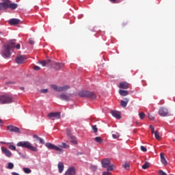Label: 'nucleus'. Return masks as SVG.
Here are the masks:
<instances>
[{
	"mask_svg": "<svg viewBox=\"0 0 175 175\" xmlns=\"http://www.w3.org/2000/svg\"><path fill=\"white\" fill-rule=\"evenodd\" d=\"M174 142H175V139H174Z\"/></svg>",
	"mask_w": 175,
	"mask_h": 175,
	"instance_id": "nucleus-58",
	"label": "nucleus"
},
{
	"mask_svg": "<svg viewBox=\"0 0 175 175\" xmlns=\"http://www.w3.org/2000/svg\"><path fill=\"white\" fill-rule=\"evenodd\" d=\"M150 128L151 129L152 133H155V129L154 128V126L152 125H150Z\"/></svg>",
	"mask_w": 175,
	"mask_h": 175,
	"instance_id": "nucleus-47",
	"label": "nucleus"
},
{
	"mask_svg": "<svg viewBox=\"0 0 175 175\" xmlns=\"http://www.w3.org/2000/svg\"><path fill=\"white\" fill-rule=\"evenodd\" d=\"M57 167H58L59 173H62V172H64V169H65L64 163H62V161L59 162L57 164Z\"/></svg>",
	"mask_w": 175,
	"mask_h": 175,
	"instance_id": "nucleus-19",
	"label": "nucleus"
},
{
	"mask_svg": "<svg viewBox=\"0 0 175 175\" xmlns=\"http://www.w3.org/2000/svg\"><path fill=\"white\" fill-rule=\"evenodd\" d=\"M154 137L157 139V140H159V139H161V137L159 136V132L155 131Z\"/></svg>",
	"mask_w": 175,
	"mask_h": 175,
	"instance_id": "nucleus-37",
	"label": "nucleus"
},
{
	"mask_svg": "<svg viewBox=\"0 0 175 175\" xmlns=\"http://www.w3.org/2000/svg\"><path fill=\"white\" fill-rule=\"evenodd\" d=\"M46 147L49 148V150H55V151H59L60 152H62L61 148L51 144V143H46L45 144Z\"/></svg>",
	"mask_w": 175,
	"mask_h": 175,
	"instance_id": "nucleus-7",
	"label": "nucleus"
},
{
	"mask_svg": "<svg viewBox=\"0 0 175 175\" xmlns=\"http://www.w3.org/2000/svg\"><path fill=\"white\" fill-rule=\"evenodd\" d=\"M51 88L52 90H54V91H56L57 92H61V87L57 85H51Z\"/></svg>",
	"mask_w": 175,
	"mask_h": 175,
	"instance_id": "nucleus-23",
	"label": "nucleus"
},
{
	"mask_svg": "<svg viewBox=\"0 0 175 175\" xmlns=\"http://www.w3.org/2000/svg\"><path fill=\"white\" fill-rule=\"evenodd\" d=\"M13 167H14V164H13V163H9L8 165V169H13Z\"/></svg>",
	"mask_w": 175,
	"mask_h": 175,
	"instance_id": "nucleus-43",
	"label": "nucleus"
},
{
	"mask_svg": "<svg viewBox=\"0 0 175 175\" xmlns=\"http://www.w3.org/2000/svg\"><path fill=\"white\" fill-rule=\"evenodd\" d=\"M1 124H3V122L0 119V125H1Z\"/></svg>",
	"mask_w": 175,
	"mask_h": 175,
	"instance_id": "nucleus-55",
	"label": "nucleus"
},
{
	"mask_svg": "<svg viewBox=\"0 0 175 175\" xmlns=\"http://www.w3.org/2000/svg\"><path fill=\"white\" fill-rule=\"evenodd\" d=\"M20 23H21V21L17 18H11L8 21L10 25H18Z\"/></svg>",
	"mask_w": 175,
	"mask_h": 175,
	"instance_id": "nucleus-11",
	"label": "nucleus"
},
{
	"mask_svg": "<svg viewBox=\"0 0 175 175\" xmlns=\"http://www.w3.org/2000/svg\"><path fill=\"white\" fill-rule=\"evenodd\" d=\"M148 167H150V163L148 162H145V163L142 165V169H144V170H146V169H148Z\"/></svg>",
	"mask_w": 175,
	"mask_h": 175,
	"instance_id": "nucleus-34",
	"label": "nucleus"
},
{
	"mask_svg": "<svg viewBox=\"0 0 175 175\" xmlns=\"http://www.w3.org/2000/svg\"><path fill=\"white\" fill-rule=\"evenodd\" d=\"M68 139H70V142L72 143V144H75V145L77 144L78 142L76 139V137L72 135Z\"/></svg>",
	"mask_w": 175,
	"mask_h": 175,
	"instance_id": "nucleus-27",
	"label": "nucleus"
},
{
	"mask_svg": "<svg viewBox=\"0 0 175 175\" xmlns=\"http://www.w3.org/2000/svg\"><path fill=\"white\" fill-rule=\"evenodd\" d=\"M23 172L26 174H29L30 173L32 172V170H31V169L27 168V167H23Z\"/></svg>",
	"mask_w": 175,
	"mask_h": 175,
	"instance_id": "nucleus-33",
	"label": "nucleus"
},
{
	"mask_svg": "<svg viewBox=\"0 0 175 175\" xmlns=\"http://www.w3.org/2000/svg\"><path fill=\"white\" fill-rule=\"evenodd\" d=\"M70 87L68 85H66L64 86L60 87V92L68 91Z\"/></svg>",
	"mask_w": 175,
	"mask_h": 175,
	"instance_id": "nucleus-28",
	"label": "nucleus"
},
{
	"mask_svg": "<svg viewBox=\"0 0 175 175\" xmlns=\"http://www.w3.org/2000/svg\"><path fill=\"white\" fill-rule=\"evenodd\" d=\"M59 147H61L62 148H69V145L63 142L59 145Z\"/></svg>",
	"mask_w": 175,
	"mask_h": 175,
	"instance_id": "nucleus-36",
	"label": "nucleus"
},
{
	"mask_svg": "<svg viewBox=\"0 0 175 175\" xmlns=\"http://www.w3.org/2000/svg\"><path fill=\"white\" fill-rule=\"evenodd\" d=\"M160 157H161V161L162 162V163H163V165H167V161H166V159H165V156L163 155V153H161Z\"/></svg>",
	"mask_w": 175,
	"mask_h": 175,
	"instance_id": "nucleus-26",
	"label": "nucleus"
},
{
	"mask_svg": "<svg viewBox=\"0 0 175 175\" xmlns=\"http://www.w3.org/2000/svg\"><path fill=\"white\" fill-rule=\"evenodd\" d=\"M34 70H40V67L38 66H35L33 68Z\"/></svg>",
	"mask_w": 175,
	"mask_h": 175,
	"instance_id": "nucleus-48",
	"label": "nucleus"
},
{
	"mask_svg": "<svg viewBox=\"0 0 175 175\" xmlns=\"http://www.w3.org/2000/svg\"><path fill=\"white\" fill-rule=\"evenodd\" d=\"M112 137H113V139H118V137H120V134L118 133H116L112 135Z\"/></svg>",
	"mask_w": 175,
	"mask_h": 175,
	"instance_id": "nucleus-41",
	"label": "nucleus"
},
{
	"mask_svg": "<svg viewBox=\"0 0 175 175\" xmlns=\"http://www.w3.org/2000/svg\"><path fill=\"white\" fill-rule=\"evenodd\" d=\"M16 146L18 147H23L25 148H27V150H30L31 151H34L36 152L38 151V148L32 146V144L28 141L19 142Z\"/></svg>",
	"mask_w": 175,
	"mask_h": 175,
	"instance_id": "nucleus-2",
	"label": "nucleus"
},
{
	"mask_svg": "<svg viewBox=\"0 0 175 175\" xmlns=\"http://www.w3.org/2000/svg\"><path fill=\"white\" fill-rule=\"evenodd\" d=\"M140 150L143 151V152H147V148L144 146H141Z\"/></svg>",
	"mask_w": 175,
	"mask_h": 175,
	"instance_id": "nucleus-42",
	"label": "nucleus"
},
{
	"mask_svg": "<svg viewBox=\"0 0 175 175\" xmlns=\"http://www.w3.org/2000/svg\"><path fill=\"white\" fill-rule=\"evenodd\" d=\"M159 114L161 117H166L169 114V111L165 107H160Z\"/></svg>",
	"mask_w": 175,
	"mask_h": 175,
	"instance_id": "nucleus-8",
	"label": "nucleus"
},
{
	"mask_svg": "<svg viewBox=\"0 0 175 175\" xmlns=\"http://www.w3.org/2000/svg\"><path fill=\"white\" fill-rule=\"evenodd\" d=\"M8 130L10 131V132H14L15 133H20V129L17 126L10 125L8 126Z\"/></svg>",
	"mask_w": 175,
	"mask_h": 175,
	"instance_id": "nucleus-9",
	"label": "nucleus"
},
{
	"mask_svg": "<svg viewBox=\"0 0 175 175\" xmlns=\"http://www.w3.org/2000/svg\"><path fill=\"white\" fill-rule=\"evenodd\" d=\"M122 167H124V169H125L126 170H129V169H131V165H129V163L125 162L123 165Z\"/></svg>",
	"mask_w": 175,
	"mask_h": 175,
	"instance_id": "nucleus-30",
	"label": "nucleus"
},
{
	"mask_svg": "<svg viewBox=\"0 0 175 175\" xmlns=\"http://www.w3.org/2000/svg\"><path fill=\"white\" fill-rule=\"evenodd\" d=\"M90 169V170H92V172H96V170L98 169V167L96 165H91Z\"/></svg>",
	"mask_w": 175,
	"mask_h": 175,
	"instance_id": "nucleus-39",
	"label": "nucleus"
},
{
	"mask_svg": "<svg viewBox=\"0 0 175 175\" xmlns=\"http://www.w3.org/2000/svg\"><path fill=\"white\" fill-rule=\"evenodd\" d=\"M94 140L96 142V143H98V144H102V143H103V139H102L100 137H96Z\"/></svg>",
	"mask_w": 175,
	"mask_h": 175,
	"instance_id": "nucleus-29",
	"label": "nucleus"
},
{
	"mask_svg": "<svg viewBox=\"0 0 175 175\" xmlns=\"http://www.w3.org/2000/svg\"><path fill=\"white\" fill-rule=\"evenodd\" d=\"M7 46H9L13 50L16 47V40H11Z\"/></svg>",
	"mask_w": 175,
	"mask_h": 175,
	"instance_id": "nucleus-24",
	"label": "nucleus"
},
{
	"mask_svg": "<svg viewBox=\"0 0 175 175\" xmlns=\"http://www.w3.org/2000/svg\"><path fill=\"white\" fill-rule=\"evenodd\" d=\"M18 5L16 3H8V8L12 9V10H14V9H17Z\"/></svg>",
	"mask_w": 175,
	"mask_h": 175,
	"instance_id": "nucleus-21",
	"label": "nucleus"
},
{
	"mask_svg": "<svg viewBox=\"0 0 175 175\" xmlns=\"http://www.w3.org/2000/svg\"><path fill=\"white\" fill-rule=\"evenodd\" d=\"M129 103V98H124V100H122L120 101V106H122V107H126Z\"/></svg>",
	"mask_w": 175,
	"mask_h": 175,
	"instance_id": "nucleus-18",
	"label": "nucleus"
},
{
	"mask_svg": "<svg viewBox=\"0 0 175 175\" xmlns=\"http://www.w3.org/2000/svg\"><path fill=\"white\" fill-rule=\"evenodd\" d=\"M64 175H76V168L70 167L66 171Z\"/></svg>",
	"mask_w": 175,
	"mask_h": 175,
	"instance_id": "nucleus-10",
	"label": "nucleus"
},
{
	"mask_svg": "<svg viewBox=\"0 0 175 175\" xmlns=\"http://www.w3.org/2000/svg\"><path fill=\"white\" fill-rule=\"evenodd\" d=\"M12 51H13V49L7 45L5 46L4 50L3 51V54L6 57V58H9V57L12 55Z\"/></svg>",
	"mask_w": 175,
	"mask_h": 175,
	"instance_id": "nucleus-5",
	"label": "nucleus"
},
{
	"mask_svg": "<svg viewBox=\"0 0 175 175\" xmlns=\"http://www.w3.org/2000/svg\"><path fill=\"white\" fill-rule=\"evenodd\" d=\"M1 151H3L5 155H6V157H8V158H10V157H12V152L8 148L5 147H1Z\"/></svg>",
	"mask_w": 175,
	"mask_h": 175,
	"instance_id": "nucleus-16",
	"label": "nucleus"
},
{
	"mask_svg": "<svg viewBox=\"0 0 175 175\" xmlns=\"http://www.w3.org/2000/svg\"><path fill=\"white\" fill-rule=\"evenodd\" d=\"M15 61L16 64H24L27 62V56L18 55L16 56Z\"/></svg>",
	"mask_w": 175,
	"mask_h": 175,
	"instance_id": "nucleus-6",
	"label": "nucleus"
},
{
	"mask_svg": "<svg viewBox=\"0 0 175 175\" xmlns=\"http://www.w3.org/2000/svg\"><path fill=\"white\" fill-rule=\"evenodd\" d=\"M40 143H41V144H44V140H43V139L40 138L38 139Z\"/></svg>",
	"mask_w": 175,
	"mask_h": 175,
	"instance_id": "nucleus-49",
	"label": "nucleus"
},
{
	"mask_svg": "<svg viewBox=\"0 0 175 175\" xmlns=\"http://www.w3.org/2000/svg\"><path fill=\"white\" fill-rule=\"evenodd\" d=\"M102 175H110V172H104Z\"/></svg>",
	"mask_w": 175,
	"mask_h": 175,
	"instance_id": "nucleus-51",
	"label": "nucleus"
},
{
	"mask_svg": "<svg viewBox=\"0 0 175 175\" xmlns=\"http://www.w3.org/2000/svg\"><path fill=\"white\" fill-rule=\"evenodd\" d=\"M20 90H22L23 91H24L25 88H24V87H21V88H20Z\"/></svg>",
	"mask_w": 175,
	"mask_h": 175,
	"instance_id": "nucleus-56",
	"label": "nucleus"
},
{
	"mask_svg": "<svg viewBox=\"0 0 175 175\" xmlns=\"http://www.w3.org/2000/svg\"><path fill=\"white\" fill-rule=\"evenodd\" d=\"M29 44H35V41L33 40V39L30 38L29 39Z\"/></svg>",
	"mask_w": 175,
	"mask_h": 175,
	"instance_id": "nucleus-45",
	"label": "nucleus"
},
{
	"mask_svg": "<svg viewBox=\"0 0 175 175\" xmlns=\"http://www.w3.org/2000/svg\"><path fill=\"white\" fill-rule=\"evenodd\" d=\"M8 9H9L8 2L0 3V10H8Z\"/></svg>",
	"mask_w": 175,
	"mask_h": 175,
	"instance_id": "nucleus-14",
	"label": "nucleus"
},
{
	"mask_svg": "<svg viewBox=\"0 0 175 175\" xmlns=\"http://www.w3.org/2000/svg\"><path fill=\"white\" fill-rule=\"evenodd\" d=\"M39 63L42 66H46V65H51V60L48 59V60H43L42 62H39Z\"/></svg>",
	"mask_w": 175,
	"mask_h": 175,
	"instance_id": "nucleus-22",
	"label": "nucleus"
},
{
	"mask_svg": "<svg viewBox=\"0 0 175 175\" xmlns=\"http://www.w3.org/2000/svg\"><path fill=\"white\" fill-rule=\"evenodd\" d=\"M107 172H113V170H114V169H116V165H109L108 167H107Z\"/></svg>",
	"mask_w": 175,
	"mask_h": 175,
	"instance_id": "nucleus-31",
	"label": "nucleus"
},
{
	"mask_svg": "<svg viewBox=\"0 0 175 175\" xmlns=\"http://www.w3.org/2000/svg\"><path fill=\"white\" fill-rule=\"evenodd\" d=\"M79 96L81 98H88L89 99H96V94L92 92L82 90L79 92Z\"/></svg>",
	"mask_w": 175,
	"mask_h": 175,
	"instance_id": "nucleus-3",
	"label": "nucleus"
},
{
	"mask_svg": "<svg viewBox=\"0 0 175 175\" xmlns=\"http://www.w3.org/2000/svg\"><path fill=\"white\" fill-rule=\"evenodd\" d=\"M59 99H61L62 100H66V102H69V100H70V97L66 94H65V93H62L59 96Z\"/></svg>",
	"mask_w": 175,
	"mask_h": 175,
	"instance_id": "nucleus-13",
	"label": "nucleus"
},
{
	"mask_svg": "<svg viewBox=\"0 0 175 175\" xmlns=\"http://www.w3.org/2000/svg\"><path fill=\"white\" fill-rule=\"evenodd\" d=\"M92 130L94 131V133L98 132V128L96 127V125L92 126Z\"/></svg>",
	"mask_w": 175,
	"mask_h": 175,
	"instance_id": "nucleus-44",
	"label": "nucleus"
},
{
	"mask_svg": "<svg viewBox=\"0 0 175 175\" xmlns=\"http://www.w3.org/2000/svg\"><path fill=\"white\" fill-rule=\"evenodd\" d=\"M47 117L48 118H49V120H52V121H54L55 120H59V118H61V113L51 112L47 115Z\"/></svg>",
	"mask_w": 175,
	"mask_h": 175,
	"instance_id": "nucleus-4",
	"label": "nucleus"
},
{
	"mask_svg": "<svg viewBox=\"0 0 175 175\" xmlns=\"http://www.w3.org/2000/svg\"><path fill=\"white\" fill-rule=\"evenodd\" d=\"M9 149L12 150V151H17L18 153L21 155V152H18V150L17 149H16V146H13V145H10L9 146Z\"/></svg>",
	"mask_w": 175,
	"mask_h": 175,
	"instance_id": "nucleus-32",
	"label": "nucleus"
},
{
	"mask_svg": "<svg viewBox=\"0 0 175 175\" xmlns=\"http://www.w3.org/2000/svg\"><path fill=\"white\" fill-rule=\"evenodd\" d=\"M148 117L149 120H151L152 121L154 120V116L151 115L150 113H148Z\"/></svg>",
	"mask_w": 175,
	"mask_h": 175,
	"instance_id": "nucleus-46",
	"label": "nucleus"
},
{
	"mask_svg": "<svg viewBox=\"0 0 175 175\" xmlns=\"http://www.w3.org/2000/svg\"><path fill=\"white\" fill-rule=\"evenodd\" d=\"M51 65H52L53 68H54V69H55L56 70H59V69H61V68H64V64L62 63H55Z\"/></svg>",
	"mask_w": 175,
	"mask_h": 175,
	"instance_id": "nucleus-15",
	"label": "nucleus"
},
{
	"mask_svg": "<svg viewBox=\"0 0 175 175\" xmlns=\"http://www.w3.org/2000/svg\"><path fill=\"white\" fill-rule=\"evenodd\" d=\"M33 137L34 139H36V140H38V139L40 138V137H38L37 135H33Z\"/></svg>",
	"mask_w": 175,
	"mask_h": 175,
	"instance_id": "nucleus-50",
	"label": "nucleus"
},
{
	"mask_svg": "<svg viewBox=\"0 0 175 175\" xmlns=\"http://www.w3.org/2000/svg\"><path fill=\"white\" fill-rule=\"evenodd\" d=\"M14 101L12 95L9 94H4L0 95V105H9L13 103Z\"/></svg>",
	"mask_w": 175,
	"mask_h": 175,
	"instance_id": "nucleus-1",
	"label": "nucleus"
},
{
	"mask_svg": "<svg viewBox=\"0 0 175 175\" xmlns=\"http://www.w3.org/2000/svg\"><path fill=\"white\" fill-rule=\"evenodd\" d=\"M139 116L141 120H144V117H146V113H144V112H140L139 113Z\"/></svg>",
	"mask_w": 175,
	"mask_h": 175,
	"instance_id": "nucleus-38",
	"label": "nucleus"
},
{
	"mask_svg": "<svg viewBox=\"0 0 175 175\" xmlns=\"http://www.w3.org/2000/svg\"><path fill=\"white\" fill-rule=\"evenodd\" d=\"M66 132H67V136H68V138L69 139L70 137H71L72 136H73L72 135V131L69 129H66Z\"/></svg>",
	"mask_w": 175,
	"mask_h": 175,
	"instance_id": "nucleus-35",
	"label": "nucleus"
},
{
	"mask_svg": "<svg viewBox=\"0 0 175 175\" xmlns=\"http://www.w3.org/2000/svg\"><path fill=\"white\" fill-rule=\"evenodd\" d=\"M1 144H6V143H5V142H1Z\"/></svg>",
	"mask_w": 175,
	"mask_h": 175,
	"instance_id": "nucleus-57",
	"label": "nucleus"
},
{
	"mask_svg": "<svg viewBox=\"0 0 175 175\" xmlns=\"http://www.w3.org/2000/svg\"><path fill=\"white\" fill-rule=\"evenodd\" d=\"M15 47L17 50H20V44H17Z\"/></svg>",
	"mask_w": 175,
	"mask_h": 175,
	"instance_id": "nucleus-52",
	"label": "nucleus"
},
{
	"mask_svg": "<svg viewBox=\"0 0 175 175\" xmlns=\"http://www.w3.org/2000/svg\"><path fill=\"white\" fill-rule=\"evenodd\" d=\"M101 163H102V166L103 167H109V166H110V159H103L101 161Z\"/></svg>",
	"mask_w": 175,
	"mask_h": 175,
	"instance_id": "nucleus-12",
	"label": "nucleus"
},
{
	"mask_svg": "<svg viewBox=\"0 0 175 175\" xmlns=\"http://www.w3.org/2000/svg\"><path fill=\"white\" fill-rule=\"evenodd\" d=\"M119 94L122 96H126V95H129V92L128 90H119Z\"/></svg>",
	"mask_w": 175,
	"mask_h": 175,
	"instance_id": "nucleus-25",
	"label": "nucleus"
},
{
	"mask_svg": "<svg viewBox=\"0 0 175 175\" xmlns=\"http://www.w3.org/2000/svg\"><path fill=\"white\" fill-rule=\"evenodd\" d=\"M119 88L122 90H128L129 88V83L127 82H121L119 85Z\"/></svg>",
	"mask_w": 175,
	"mask_h": 175,
	"instance_id": "nucleus-17",
	"label": "nucleus"
},
{
	"mask_svg": "<svg viewBox=\"0 0 175 175\" xmlns=\"http://www.w3.org/2000/svg\"><path fill=\"white\" fill-rule=\"evenodd\" d=\"M40 92L41 94H47L49 92V89H42Z\"/></svg>",
	"mask_w": 175,
	"mask_h": 175,
	"instance_id": "nucleus-40",
	"label": "nucleus"
},
{
	"mask_svg": "<svg viewBox=\"0 0 175 175\" xmlns=\"http://www.w3.org/2000/svg\"><path fill=\"white\" fill-rule=\"evenodd\" d=\"M111 113L113 117H115V118H117L118 120H120L121 118V115L120 114V112L117 111H111Z\"/></svg>",
	"mask_w": 175,
	"mask_h": 175,
	"instance_id": "nucleus-20",
	"label": "nucleus"
},
{
	"mask_svg": "<svg viewBox=\"0 0 175 175\" xmlns=\"http://www.w3.org/2000/svg\"><path fill=\"white\" fill-rule=\"evenodd\" d=\"M111 2H112L113 3H116V1L117 0H109Z\"/></svg>",
	"mask_w": 175,
	"mask_h": 175,
	"instance_id": "nucleus-54",
	"label": "nucleus"
},
{
	"mask_svg": "<svg viewBox=\"0 0 175 175\" xmlns=\"http://www.w3.org/2000/svg\"><path fill=\"white\" fill-rule=\"evenodd\" d=\"M1 1H5L4 2H8V3H10V0H1Z\"/></svg>",
	"mask_w": 175,
	"mask_h": 175,
	"instance_id": "nucleus-53",
	"label": "nucleus"
}]
</instances>
